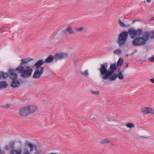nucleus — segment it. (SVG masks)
Returning a JSON list of instances; mask_svg holds the SVG:
<instances>
[{"mask_svg":"<svg viewBox=\"0 0 154 154\" xmlns=\"http://www.w3.org/2000/svg\"><path fill=\"white\" fill-rule=\"evenodd\" d=\"M142 33V31L140 29L135 30L130 29L128 31H124L120 34L117 43L119 47H122L125 44L128 35L131 38H133L136 36H140Z\"/></svg>","mask_w":154,"mask_h":154,"instance_id":"f257e3e1","label":"nucleus"},{"mask_svg":"<svg viewBox=\"0 0 154 154\" xmlns=\"http://www.w3.org/2000/svg\"><path fill=\"white\" fill-rule=\"evenodd\" d=\"M33 59L30 58L25 59H22L21 62L15 70L18 73L21 74V76L24 78L29 77L31 75L33 69L30 66H22L23 65L27 64Z\"/></svg>","mask_w":154,"mask_h":154,"instance_id":"f03ea898","label":"nucleus"},{"mask_svg":"<svg viewBox=\"0 0 154 154\" xmlns=\"http://www.w3.org/2000/svg\"><path fill=\"white\" fill-rule=\"evenodd\" d=\"M107 66L106 63L100 64V68L98 69L100 72V77L104 80L109 79L114 74L117 68L116 63L111 64L109 70L107 69Z\"/></svg>","mask_w":154,"mask_h":154,"instance_id":"7ed1b4c3","label":"nucleus"},{"mask_svg":"<svg viewBox=\"0 0 154 154\" xmlns=\"http://www.w3.org/2000/svg\"><path fill=\"white\" fill-rule=\"evenodd\" d=\"M149 34L147 32H143L142 37L135 38L132 42V44L136 46L145 45L149 40Z\"/></svg>","mask_w":154,"mask_h":154,"instance_id":"20e7f679","label":"nucleus"},{"mask_svg":"<svg viewBox=\"0 0 154 154\" xmlns=\"http://www.w3.org/2000/svg\"><path fill=\"white\" fill-rule=\"evenodd\" d=\"M16 71L14 69L9 70L10 78L12 80L11 85L13 88H17L20 85V82L17 79L18 75L16 73Z\"/></svg>","mask_w":154,"mask_h":154,"instance_id":"39448f33","label":"nucleus"},{"mask_svg":"<svg viewBox=\"0 0 154 154\" xmlns=\"http://www.w3.org/2000/svg\"><path fill=\"white\" fill-rule=\"evenodd\" d=\"M44 67H41V69H36L34 73L33 77L34 79L39 78L44 72Z\"/></svg>","mask_w":154,"mask_h":154,"instance_id":"423d86ee","label":"nucleus"},{"mask_svg":"<svg viewBox=\"0 0 154 154\" xmlns=\"http://www.w3.org/2000/svg\"><path fill=\"white\" fill-rule=\"evenodd\" d=\"M117 77H118L120 80H122L124 79L123 73L122 72H118L117 74L116 73L114 74L109 79L110 81H113L115 80Z\"/></svg>","mask_w":154,"mask_h":154,"instance_id":"0eeeda50","label":"nucleus"},{"mask_svg":"<svg viewBox=\"0 0 154 154\" xmlns=\"http://www.w3.org/2000/svg\"><path fill=\"white\" fill-rule=\"evenodd\" d=\"M68 54L66 53H60L56 54L55 56V58L56 60H60L67 57Z\"/></svg>","mask_w":154,"mask_h":154,"instance_id":"6e6552de","label":"nucleus"},{"mask_svg":"<svg viewBox=\"0 0 154 154\" xmlns=\"http://www.w3.org/2000/svg\"><path fill=\"white\" fill-rule=\"evenodd\" d=\"M141 111L145 114L150 113L154 114V109L149 107H144L142 109Z\"/></svg>","mask_w":154,"mask_h":154,"instance_id":"1a4fd4ad","label":"nucleus"},{"mask_svg":"<svg viewBox=\"0 0 154 154\" xmlns=\"http://www.w3.org/2000/svg\"><path fill=\"white\" fill-rule=\"evenodd\" d=\"M28 146L30 148V152H32L34 148H35V149L36 152L34 154H40L41 151L40 149H37L35 145L31 143H28Z\"/></svg>","mask_w":154,"mask_h":154,"instance_id":"9d476101","label":"nucleus"},{"mask_svg":"<svg viewBox=\"0 0 154 154\" xmlns=\"http://www.w3.org/2000/svg\"><path fill=\"white\" fill-rule=\"evenodd\" d=\"M19 114L20 115L24 116H26L29 114L27 107L23 108L20 109L19 111Z\"/></svg>","mask_w":154,"mask_h":154,"instance_id":"9b49d317","label":"nucleus"},{"mask_svg":"<svg viewBox=\"0 0 154 154\" xmlns=\"http://www.w3.org/2000/svg\"><path fill=\"white\" fill-rule=\"evenodd\" d=\"M45 63L44 61L42 59L39 60H37L36 63H35L34 65V66L37 69H41V68L42 67L41 66L44 63Z\"/></svg>","mask_w":154,"mask_h":154,"instance_id":"f8f14e48","label":"nucleus"},{"mask_svg":"<svg viewBox=\"0 0 154 154\" xmlns=\"http://www.w3.org/2000/svg\"><path fill=\"white\" fill-rule=\"evenodd\" d=\"M27 108L28 109V110L29 112V114L34 112L37 110V108L36 106H28L27 107Z\"/></svg>","mask_w":154,"mask_h":154,"instance_id":"ddd939ff","label":"nucleus"},{"mask_svg":"<svg viewBox=\"0 0 154 154\" xmlns=\"http://www.w3.org/2000/svg\"><path fill=\"white\" fill-rule=\"evenodd\" d=\"M11 154H22V149H13L11 151Z\"/></svg>","mask_w":154,"mask_h":154,"instance_id":"4468645a","label":"nucleus"},{"mask_svg":"<svg viewBox=\"0 0 154 154\" xmlns=\"http://www.w3.org/2000/svg\"><path fill=\"white\" fill-rule=\"evenodd\" d=\"M54 59V57L50 55L46 58L44 61L46 63H49L52 62Z\"/></svg>","mask_w":154,"mask_h":154,"instance_id":"2eb2a0df","label":"nucleus"},{"mask_svg":"<svg viewBox=\"0 0 154 154\" xmlns=\"http://www.w3.org/2000/svg\"><path fill=\"white\" fill-rule=\"evenodd\" d=\"M8 85V84L5 81H2L0 82V89L6 88Z\"/></svg>","mask_w":154,"mask_h":154,"instance_id":"dca6fc26","label":"nucleus"},{"mask_svg":"<svg viewBox=\"0 0 154 154\" xmlns=\"http://www.w3.org/2000/svg\"><path fill=\"white\" fill-rule=\"evenodd\" d=\"M8 76L10 77V74L9 72V74L7 73H4L3 72H0V77L1 78L6 79Z\"/></svg>","mask_w":154,"mask_h":154,"instance_id":"f3484780","label":"nucleus"},{"mask_svg":"<svg viewBox=\"0 0 154 154\" xmlns=\"http://www.w3.org/2000/svg\"><path fill=\"white\" fill-rule=\"evenodd\" d=\"M81 75L85 77H88L89 76V73L88 70H86L85 72H81Z\"/></svg>","mask_w":154,"mask_h":154,"instance_id":"a211bd4d","label":"nucleus"},{"mask_svg":"<svg viewBox=\"0 0 154 154\" xmlns=\"http://www.w3.org/2000/svg\"><path fill=\"white\" fill-rule=\"evenodd\" d=\"M147 32L149 34V39L150 38H154V30L151 32Z\"/></svg>","mask_w":154,"mask_h":154,"instance_id":"6ab92c4d","label":"nucleus"},{"mask_svg":"<svg viewBox=\"0 0 154 154\" xmlns=\"http://www.w3.org/2000/svg\"><path fill=\"white\" fill-rule=\"evenodd\" d=\"M109 139L108 138L104 139L100 141V143L101 144H104L106 143H108L109 142Z\"/></svg>","mask_w":154,"mask_h":154,"instance_id":"aec40b11","label":"nucleus"},{"mask_svg":"<svg viewBox=\"0 0 154 154\" xmlns=\"http://www.w3.org/2000/svg\"><path fill=\"white\" fill-rule=\"evenodd\" d=\"M113 52L115 54L120 55L122 53V51L121 49H118L116 50H114Z\"/></svg>","mask_w":154,"mask_h":154,"instance_id":"412c9836","label":"nucleus"},{"mask_svg":"<svg viewBox=\"0 0 154 154\" xmlns=\"http://www.w3.org/2000/svg\"><path fill=\"white\" fill-rule=\"evenodd\" d=\"M126 126L129 128H134V125L133 123L130 122L127 123L126 125Z\"/></svg>","mask_w":154,"mask_h":154,"instance_id":"4be33fe9","label":"nucleus"},{"mask_svg":"<svg viewBox=\"0 0 154 154\" xmlns=\"http://www.w3.org/2000/svg\"><path fill=\"white\" fill-rule=\"evenodd\" d=\"M123 63V59L121 58H120L117 62V65L118 66H121Z\"/></svg>","mask_w":154,"mask_h":154,"instance_id":"5701e85b","label":"nucleus"},{"mask_svg":"<svg viewBox=\"0 0 154 154\" xmlns=\"http://www.w3.org/2000/svg\"><path fill=\"white\" fill-rule=\"evenodd\" d=\"M13 149L10 145H7L4 147V149L6 151H9Z\"/></svg>","mask_w":154,"mask_h":154,"instance_id":"b1692460","label":"nucleus"},{"mask_svg":"<svg viewBox=\"0 0 154 154\" xmlns=\"http://www.w3.org/2000/svg\"><path fill=\"white\" fill-rule=\"evenodd\" d=\"M66 30L70 34H72L73 32V31L70 26L68 27L66 29Z\"/></svg>","mask_w":154,"mask_h":154,"instance_id":"393cba45","label":"nucleus"},{"mask_svg":"<svg viewBox=\"0 0 154 154\" xmlns=\"http://www.w3.org/2000/svg\"><path fill=\"white\" fill-rule=\"evenodd\" d=\"M118 23L119 25L122 27H124L126 26L125 24L120 20H119Z\"/></svg>","mask_w":154,"mask_h":154,"instance_id":"a878e982","label":"nucleus"},{"mask_svg":"<svg viewBox=\"0 0 154 154\" xmlns=\"http://www.w3.org/2000/svg\"><path fill=\"white\" fill-rule=\"evenodd\" d=\"M23 154H30L29 150L26 148H25L23 151Z\"/></svg>","mask_w":154,"mask_h":154,"instance_id":"bb28decb","label":"nucleus"},{"mask_svg":"<svg viewBox=\"0 0 154 154\" xmlns=\"http://www.w3.org/2000/svg\"><path fill=\"white\" fill-rule=\"evenodd\" d=\"M75 30L76 32H80L83 30V28L82 27H77L75 29Z\"/></svg>","mask_w":154,"mask_h":154,"instance_id":"cd10ccee","label":"nucleus"},{"mask_svg":"<svg viewBox=\"0 0 154 154\" xmlns=\"http://www.w3.org/2000/svg\"><path fill=\"white\" fill-rule=\"evenodd\" d=\"M15 144V142L14 141H12L10 142L9 145H10L13 149L14 147Z\"/></svg>","mask_w":154,"mask_h":154,"instance_id":"c85d7f7f","label":"nucleus"},{"mask_svg":"<svg viewBox=\"0 0 154 154\" xmlns=\"http://www.w3.org/2000/svg\"><path fill=\"white\" fill-rule=\"evenodd\" d=\"M91 93L93 94L94 95H99L100 93L98 91H91Z\"/></svg>","mask_w":154,"mask_h":154,"instance_id":"c756f323","label":"nucleus"},{"mask_svg":"<svg viewBox=\"0 0 154 154\" xmlns=\"http://www.w3.org/2000/svg\"><path fill=\"white\" fill-rule=\"evenodd\" d=\"M149 60L151 62H154V56L152 57H150L149 58Z\"/></svg>","mask_w":154,"mask_h":154,"instance_id":"7c9ffc66","label":"nucleus"},{"mask_svg":"<svg viewBox=\"0 0 154 154\" xmlns=\"http://www.w3.org/2000/svg\"><path fill=\"white\" fill-rule=\"evenodd\" d=\"M0 152L1 154H5L4 151L0 149Z\"/></svg>","mask_w":154,"mask_h":154,"instance_id":"2f4dec72","label":"nucleus"},{"mask_svg":"<svg viewBox=\"0 0 154 154\" xmlns=\"http://www.w3.org/2000/svg\"><path fill=\"white\" fill-rule=\"evenodd\" d=\"M10 105L7 104L4 106V107L8 108L10 107Z\"/></svg>","mask_w":154,"mask_h":154,"instance_id":"473e14b6","label":"nucleus"},{"mask_svg":"<svg viewBox=\"0 0 154 154\" xmlns=\"http://www.w3.org/2000/svg\"><path fill=\"white\" fill-rule=\"evenodd\" d=\"M150 80L152 83H154V78L151 79Z\"/></svg>","mask_w":154,"mask_h":154,"instance_id":"72a5a7b5","label":"nucleus"},{"mask_svg":"<svg viewBox=\"0 0 154 154\" xmlns=\"http://www.w3.org/2000/svg\"><path fill=\"white\" fill-rule=\"evenodd\" d=\"M150 20H154V17H152L151 18Z\"/></svg>","mask_w":154,"mask_h":154,"instance_id":"f704fd0d","label":"nucleus"},{"mask_svg":"<svg viewBox=\"0 0 154 154\" xmlns=\"http://www.w3.org/2000/svg\"><path fill=\"white\" fill-rule=\"evenodd\" d=\"M63 32L64 33H65V31H63Z\"/></svg>","mask_w":154,"mask_h":154,"instance_id":"c9c22d12","label":"nucleus"},{"mask_svg":"<svg viewBox=\"0 0 154 154\" xmlns=\"http://www.w3.org/2000/svg\"><path fill=\"white\" fill-rule=\"evenodd\" d=\"M128 64H127L126 65V67H128Z\"/></svg>","mask_w":154,"mask_h":154,"instance_id":"e433bc0d","label":"nucleus"},{"mask_svg":"<svg viewBox=\"0 0 154 154\" xmlns=\"http://www.w3.org/2000/svg\"><path fill=\"white\" fill-rule=\"evenodd\" d=\"M134 23V21H133V23Z\"/></svg>","mask_w":154,"mask_h":154,"instance_id":"4c0bfd02","label":"nucleus"}]
</instances>
